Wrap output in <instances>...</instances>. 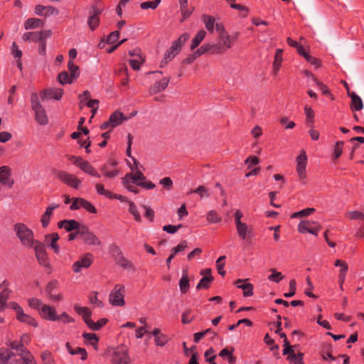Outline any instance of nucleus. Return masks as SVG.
I'll return each mask as SVG.
<instances>
[{"label": "nucleus", "mask_w": 364, "mask_h": 364, "mask_svg": "<svg viewBox=\"0 0 364 364\" xmlns=\"http://www.w3.org/2000/svg\"><path fill=\"white\" fill-rule=\"evenodd\" d=\"M93 262V256L91 253H87L82 258L76 261L73 264V270L75 273L80 272L82 268H88Z\"/></svg>", "instance_id": "2eb2a0df"}, {"label": "nucleus", "mask_w": 364, "mask_h": 364, "mask_svg": "<svg viewBox=\"0 0 364 364\" xmlns=\"http://www.w3.org/2000/svg\"><path fill=\"white\" fill-rule=\"evenodd\" d=\"M231 8L239 11L240 12V16L242 18H246L249 14L250 10L245 6L237 4L231 5Z\"/></svg>", "instance_id": "e2e57ef3"}, {"label": "nucleus", "mask_w": 364, "mask_h": 364, "mask_svg": "<svg viewBox=\"0 0 364 364\" xmlns=\"http://www.w3.org/2000/svg\"><path fill=\"white\" fill-rule=\"evenodd\" d=\"M332 346L331 343L326 342L322 343L320 354L323 360H327V358H329L331 360H335L336 358L332 355Z\"/></svg>", "instance_id": "7c9ffc66"}, {"label": "nucleus", "mask_w": 364, "mask_h": 364, "mask_svg": "<svg viewBox=\"0 0 364 364\" xmlns=\"http://www.w3.org/2000/svg\"><path fill=\"white\" fill-rule=\"evenodd\" d=\"M63 94V90L61 88H50L43 90L40 93V96L43 100L45 99H54L59 100Z\"/></svg>", "instance_id": "aec40b11"}, {"label": "nucleus", "mask_w": 364, "mask_h": 364, "mask_svg": "<svg viewBox=\"0 0 364 364\" xmlns=\"http://www.w3.org/2000/svg\"><path fill=\"white\" fill-rule=\"evenodd\" d=\"M12 171L9 166L0 167V183L9 188H11L14 180L11 178Z\"/></svg>", "instance_id": "4468645a"}, {"label": "nucleus", "mask_w": 364, "mask_h": 364, "mask_svg": "<svg viewBox=\"0 0 364 364\" xmlns=\"http://www.w3.org/2000/svg\"><path fill=\"white\" fill-rule=\"evenodd\" d=\"M44 21L37 18H28L24 23V28L26 30L34 29L38 28H43L44 26Z\"/></svg>", "instance_id": "cd10ccee"}, {"label": "nucleus", "mask_w": 364, "mask_h": 364, "mask_svg": "<svg viewBox=\"0 0 364 364\" xmlns=\"http://www.w3.org/2000/svg\"><path fill=\"white\" fill-rule=\"evenodd\" d=\"M16 318L18 321L27 323L33 327H37L38 325L37 321L33 317L25 314L24 311L20 316H16Z\"/></svg>", "instance_id": "c9c22d12"}, {"label": "nucleus", "mask_w": 364, "mask_h": 364, "mask_svg": "<svg viewBox=\"0 0 364 364\" xmlns=\"http://www.w3.org/2000/svg\"><path fill=\"white\" fill-rule=\"evenodd\" d=\"M58 287L59 282L57 279H52L47 284L45 291L50 300L54 301H60L63 300V294H55V292Z\"/></svg>", "instance_id": "f8f14e48"}, {"label": "nucleus", "mask_w": 364, "mask_h": 364, "mask_svg": "<svg viewBox=\"0 0 364 364\" xmlns=\"http://www.w3.org/2000/svg\"><path fill=\"white\" fill-rule=\"evenodd\" d=\"M125 287L123 284H118L114 286L109 296V303L114 306H123L124 301Z\"/></svg>", "instance_id": "20e7f679"}, {"label": "nucleus", "mask_w": 364, "mask_h": 364, "mask_svg": "<svg viewBox=\"0 0 364 364\" xmlns=\"http://www.w3.org/2000/svg\"><path fill=\"white\" fill-rule=\"evenodd\" d=\"M189 38L190 35L188 33H183L177 40L173 42L171 46L167 51L176 55L180 53L183 45L189 39Z\"/></svg>", "instance_id": "a211bd4d"}, {"label": "nucleus", "mask_w": 364, "mask_h": 364, "mask_svg": "<svg viewBox=\"0 0 364 364\" xmlns=\"http://www.w3.org/2000/svg\"><path fill=\"white\" fill-rule=\"evenodd\" d=\"M335 266L341 267L338 274V278L341 284H343L344 282L346 275L348 269V264L346 263V262L343 260L336 259L335 262Z\"/></svg>", "instance_id": "473e14b6"}, {"label": "nucleus", "mask_w": 364, "mask_h": 364, "mask_svg": "<svg viewBox=\"0 0 364 364\" xmlns=\"http://www.w3.org/2000/svg\"><path fill=\"white\" fill-rule=\"evenodd\" d=\"M214 277L213 276H205L199 282L196 286V289H208L210 288L211 283L213 282Z\"/></svg>", "instance_id": "79ce46f5"}, {"label": "nucleus", "mask_w": 364, "mask_h": 364, "mask_svg": "<svg viewBox=\"0 0 364 364\" xmlns=\"http://www.w3.org/2000/svg\"><path fill=\"white\" fill-rule=\"evenodd\" d=\"M68 68L70 73L71 77L75 80L80 75V69L77 65H75L72 60H70L68 63Z\"/></svg>", "instance_id": "8fccbe9b"}, {"label": "nucleus", "mask_w": 364, "mask_h": 364, "mask_svg": "<svg viewBox=\"0 0 364 364\" xmlns=\"http://www.w3.org/2000/svg\"><path fill=\"white\" fill-rule=\"evenodd\" d=\"M196 193L200 195L201 198L204 197H209L210 194L208 193V188L204 186H199L196 190L191 191L188 193Z\"/></svg>", "instance_id": "0e129e2a"}, {"label": "nucleus", "mask_w": 364, "mask_h": 364, "mask_svg": "<svg viewBox=\"0 0 364 364\" xmlns=\"http://www.w3.org/2000/svg\"><path fill=\"white\" fill-rule=\"evenodd\" d=\"M270 272L272 274L268 277V279L272 282H274L276 283H279L284 278L282 273L277 272L275 269H271Z\"/></svg>", "instance_id": "13d9d810"}, {"label": "nucleus", "mask_w": 364, "mask_h": 364, "mask_svg": "<svg viewBox=\"0 0 364 364\" xmlns=\"http://www.w3.org/2000/svg\"><path fill=\"white\" fill-rule=\"evenodd\" d=\"M136 55H137V58H136V59H131L129 61V63L130 66L132 67V68L134 70H139V68L141 67V65L144 62V59L141 58V55L137 54Z\"/></svg>", "instance_id": "4d7b16f0"}, {"label": "nucleus", "mask_w": 364, "mask_h": 364, "mask_svg": "<svg viewBox=\"0 0 364 364\" xmlns=\"http://www.w3.org/2000/svg\"><path fill=\"white\" fill-rule=\"evenodd\" d=\"M239 237L243 241H248L254 237L253 228L245 223H241L235 225Z\"/></svg>", "instance_id": "ddd939ff"}, {"label": "nucleus", "mask_w": 364, "mask_h": 364, "mask_svg": "<svg viewBox=\"0 0 364 364\" xmlns=\"http://www.w3.org/2000/svg\"><path fill=\"white\" fill-rule=\"evenodd\" d=\"M18 355L22 358L23 364H37L33 355L27 348H21Z\"/></svg>", "instance_id": "72a5a7b5"}, {"label": "nucleus", "mask_w": 364, "mask_h": 364, "mask_svg": "<svg viewBox=\"0 0 364 364\" xmlns=\"http://www.w3.org/2000/svg\"><path fill=\"white\" fill-rule=\"evenodd\" d=\"M210 52L211 54H213V45L212 43H205L199 48H198L195 52H193L194 55L196 58L205 54Z\"/></svg>", "instance_id": "a19ab883"}, {"label": "nucleus", "mask_w": 364, "mask_h": 364, "mask_svg": "<svg viewBox=\"0 0 364 364\" xmlns=\"http://www.w3.org/2000/svg\"><path fill=\"white\" fill-rule=\"evenodd\" d=\"M49 238L50 239V247L53 250L55 253H59L60 249L59 246L57 244V242L59 240L58 234L56 232H53L51 234L46 235L45 237L46 240L47 241Z\"/></svg>", "instance_id": "e433bc0d"}, {"label": "nucleus", "mask_w": 364, "mask_h": 364, "mask_svg": "<svg viewBox=\"0 0 364 364\" xmlns=\"http://www.w3.org/2000/svg\"><path fill=\"white\" fill-rule=\"evenodd\" d=\"M190 284H189V279L188 275V270L183 269L182 277L179 281V288L180 291L182 294H186L189 290Z\"/></svg>", "instance_id": "2f4dec72"}, {"label": "nucleus", "mask_w": 364, "mask_h": 364, "mask_svg": "<svg viewBox=\"0 0 364 364\" xmlns=\"http://www.w3.org/2000/svg\"><path fill=\"white\" fill-rule=\"evenodd\" d=\"M52 36L51 30H42L41 31L26 32L22 36L25 42L39 43L43 38H48Z\"/></svg>", "instance_id": "6e6552de"}, {"label": "nucleus", "mask_w": 364, "mask_h": 364, "mask_svg": "<svg viewBox=\"0 0 364 364\" xmlns=\"http://www.w3.org/2000/svg\"><path fill=\"white\" fill-rule=\"evenodd\" d=\"M102 174L106 178H112L117 176L119 174V171L118 169H114L113 171H109L108 170V166L107 165H103L102 168H100Z\"/></svg>", "instance_id": "09e8293b"}, {"label": "nucleus", "mask_w": 364, "mask_h": 364, "mask_svg": "<svg viewBox=\"0 0 364 364\" xmlns=\"http://www.w3.org/2000/svg\"><path fill=\"white\" fill-rule=\"evenodd\" d=\"M108 322V319L105 318H102L99 319L97 322H94L92 319L87 325L90 329L92 331H99L104 326H105Z\"/></svg>", "instance_id": "58836bf2"}, {"label": "nucleus", "mask_w": 364, "mask_h": 364, "mask_svg": "<svg viewBox=\"0 0 364 364\" xmlns=\"http://www.w3.org/2000/svg\"><path fill=\"white\" fill-rule=\"evenodd\" d=\"M95 188L98 194L104 196L107 198H112V193L108 190H105L103 184L97 183Z\"/></svg>", "instance_id": "5fc2aeb1"}, {"label": "nucleus", "mask_w": 364, "mask_h": 364, "mask_svg": "<svg viewBox=\"0 0 364 364\" xmlns=\"http://www.w3.org/2000/svg\"><path fill=\"white\" fill-rule=\"evenodd\" d=\"M58 204L53 203L46 208L45 213L43 214L41 218V223L43 228H45L48 226L53 210L58 208Z\"/></svg>", "instance_id": "393cba45"}, {"label": "nucleus", "mask_w": 364, "mask_h": 364, "mask_svg": "<svg viewBox=\"0 0 364 364\" xmlns=\"http://www.w3.org/2000/svg\"><path fill=\"white\" fill-rule=\"evenodd\" d=\"M34 11L36 15L45 17L52 15H58L59 14L58 9L55 7L53 6H46L41 4H38L35 6Z\"/></svg>", "instance_id": "412c9836"}, {"label": "nucleus", "mask_w": 364, "mask_h": 364, "mask_svg": "<svg viewBox=\"0 0 364 364\" xmlns=\"http://www.w3.org/2000/svg\"><path fill=\"white\" fill-rule=\"evenodd\" d=\"M203 20L208 31L213 33L216 23L215 18L210 15H203Z\"/></svg>", "instance_id": "37998d69"}, {"label": "nucleus", "mask_w": 364, "mask_h": 364, "mask_svg": "<svg viewBox=\"0 0 364 364\" xmlns=\"http://www.w3.org/2000/svg\"><path fill=\"white\" fill-rule=\"evenodd\" d=\"M238 36V33H235L232 37H231L228 32L222 35H218L220 43L213 44V54H223L226 52L232 47V41L237 40Z\"/></svg>", "instance_id": "7ed1b4c3"}, {"label": "nucleus", "mask_w": 364, "mask_h": 364, "mask_svg": "<svg viewBox=\"0 0 364 364\" xmlns=\"http://www.w3.org/2000/svg\"><path fill=\"white\" fill-rule=\"evenodd\" d=\"M191 309H187L182 314L181 321L183 324L190 323L193 321V317L191 316Z\"/></svg>", "instance_id": "774afa93"}, {"label": "nucleus", "mask_w": 364, "mask_h": 364, "mask_svg": "<svg viewBox=\"0 0 364 364\" xmlns=\"http://www.w3.org/2000/svg\"><path fill=\"white\" fill-rule=\"evenodd\" d=\"M129 211L134 216V220L136 222H140L141 220V215L135 204L132 201H129Z\"/></svg>", "instance_id": "864d4df0"}, {"label": "nucleus", "mask_w": 364, "mask_h": 364, "mask_svg": "<svg viewBox=\"0 0 364 364\" xmlns=\"http://www.w3.org/2000/svg\"><path fill=\"white\" fill-rule=\"evenodd\" d=\"M11 291L9 289L2 290L0 294V311L3 310L5 307L6 301L9 299Z\"/></svg>", "instance_id": "680f3d73"}, {"label": "nucleus", "mask_w": 364, "mask_h": 364, "mask_svg": "<svg viewBox=\"0 0 364 364\" xmlns=\"http://www.w3.org/2000/svg\"><path fill=\"white\" fill-rule=\"evenodd\" d=\"M296 291V282L294 279H291L289 282V292L284 293V296L289 298L295 295Z\"/></svg>", "instance_id": "338daca9"}, {"label": "nucleus", "mask_w": 364, "mask_h": 364, "mask_svg": "<svg viewBox=\"0 0 364 364\" xmlns=\"http://www.w3.org/2000/svg\"><path fill=\"white\" fill-rule=\"evenodd\" d=\"M127 119V118L124 115L123 113L115 111L110 115L109 118V123H111V127L114 128L120 125L124 120Z\"/></svg>", "instance_id": "a878e982"}, {"label": "nucleus", "mask_w": 364, "mask_h": 364, "mask_svg": "<svg viewBox=\"0 0 364 364\" xmlns=\"http://www.w3.org/2000/svg\"><path fill=\"white\" fill-rule=\"evenodd\" d=\"M65 347L71 355H80L81 356V360H85L87 358V353L85 348L77 347L75 349H73L70 346V343L67 342L65 344Z\"/></svg>", "instance_id": "f704fd0d"}, {"label": "nucleus", "mask_w": 364, "mask_h": 364, "mask_svg": "<svg viewBox=\"0 0 364 364\" xmlns=\"http://www.w3.org/2000/svg\"><path fill=\"white\" fill-rule=\"evenodd\" d=\"M100 17L95 15H90L87 24L91 31L95 30L100 24Z\"/></svg>", "instance_id": "3c124183"}, {"label": "nucleus", "mask_w": 364, "mask_h": 364, "mask_svg": "<svg viewBox=\"0 0 364 364\" xmlns=\"http://www.w3.org/2000/svg\"><path fill=\"white\" fill-rule=\"evenodd\" d=\"M28 304L31 308L38 310V313L40 312L41 306L44 305L41 299L36 297L28 299Z\"/></svg>", "instance_id": "603ef678"}, {"label": "nucleus", "mask_w": 364, "mask_h": 364, "mask_svg": "<svg viewBox=\"0 0 364 364\" xmlns=\"http://www.w3.org/2000/svg\"><path fill=\"white\" fill-rule=\"evenodd\" d=\"M321 229V225L318 222L314 220H301L298 225V231L300 233L309 232L316 236L318 235Z\"/></svg>", "instance_id": "0eeeda50"}, {"label": "nucleus", "mask_w": 364, "mask_h": 364, "mask_svg": "<svg viewBox=\"0 0 364 364\" xmlns=\"http://www.w3.org/2000/svg\"><path fill=\"white\" fill-rule=\"evenodd\" d=\"M346 217L350 220H364V213L358 210L348 212L346 213Z\"/></svg>", "instance_id": "6e6d98bb"}, {"label": "nucleus", "mask_w": 364, "mask_h": 364, "mask_svg": "<svg viewBox=\"0 0 364 364\" xmlns=\"http://www.w3.org/2000/svg\"><path fill=\"white\" fill-rule=\"evenodd\" d=\"M314 82L323 95H327L331 100H334V96L331 93L328 87L325 84L319 81L318 79H314Z\"/></svg>", "instance_id": "49530a36"}, {"label": "nucleus", "mask_w": 364, "mask_h": 364, "mask_svg": "<svg viewBox=\"0 0 364 364\" xmlns=\"http://www.w3.org/2000/svg\"><path fill=\"white\" fill-rule=\"evenodd\" d=\"M39 314L43 319L50 321H56L58 318L55 309L47 304L41 306Z\"/></svg>", "instance_id": "6ab92c4d"}, {"label": "nucleus", "mask_w": 364, "mask_h": 364, "mask_svg": "<svg viewBox=\"0 0 364 364\" xmlns=\"http://www.w3.org/2000/svg\"><path fill=\"white\" fill-rule=\"evenodd\" d=\"M112 251L114 255H117L118 256H119V258L117 261V263L119 266H121L124 269H134L133 264L128 259H127L126 257H124L122 255V250L117 245H112Z\"/></svg>", "instance_id": "f3484780"}, {"label": "nucleus", "mask_w": 364, "mask_h": 364, "mask_svg": "<svg viewBox=\"0 0 364 364\" xmlns=\"http://www.w3.org/2000/svg\"><path fill=\"white\" fill-rule=\"evenodd\" d=\"M205 36L206 32L203 29L200 30L191 41V50H193L196 48L205 38Z\"/></svg>", "instance_id": "4c0bfd02"}, {"label": "nucleus", "mask_w": 364, "mask_h": 364, "mask_svg": "<svg viewBox=\"0 0 364 364\" xmlns=\"http://www.w3.org/2000/svg\"><path fill=\"white\" fill-rule=\"evenodd\" d=\"M80 208H83L87 212L90 213H96L97 209L88 200L82 198H73V203L70 206V210H75Z\"/></svg>", "instance_id": "9b49d317"}, {"label": "nucleus", "mask_w": 364, "mask_h": 364, "mask_svg": "<svg viewBox=\"0 0 364 364\" xmlns=\"http://www.w3.org/2000/svg\"><path fill=\"white\" fill-rule=\"evenodd\" d=\"M80 238L88 245H100L101 242L100 239L95 235V233L90 230L89 228L85 225L81 226V231L80 232Z\"/></svg>", "instance_id": "9d476101"}, {"label": "nucleus", "mask_w": 364, "mask_h": 364, "mask_svg": "<svg viewBox=\"0 0 364 364\" xmlns=\"http://www.w3.org/2000/svg\"><path fill=\"white\" fill-rule=\"evenodd\" d=\"M31 109L34 112V117L37 123L40 125H46L48 123V117L37 93L31 94Z\"/></svg>", "instance_id": "f257e3e1"}, {"label": "nucleus", "mask_w": 364, "mask_h": 364, "mask_svg": "<svg viewBox=\"0 0 364 364\" xmlns=\"http://www.w3.org/2000/svg\"><path fill=\"white\" fill-rule=\"evenodd\" d=\"M348 95L351 99V102L350 104V109L353 112L361 110L363 108V103L361 98L354 92H348Z\"/></svg>", "instance_id": "5701e85b"}, {"label": "nucleus", "mask_w": 364, "mask_h": 364, "mask_svg": "<svg viewBox=\"0 0 364 364\" xmlns=\"http://www.w3.org/2000/svg\"><path fill=\"white\" fill-rule=\"evenodd\" d=\"M85 344L91 345L95 350H98L99 337L94 333H83L82 335Z\"/></svg>", "instance_id": "bb28decb"}, {"label": "nucleus", "mask_w": 364, "mask_h": 364, "mask_svg": "<svg viewBox=\"0 0 364 364\" xmlns=\"http://www.w3.org/2000/svg\"><path fill=\"white\" fill-rule=\"evenodd\" d=\"M35 245L32 247L35 250L36 257L38 263L49 269V272H51V265L49 262V258L46 250L45 245L40 242L36 241Z\"/></svg>", "instance_id": "39448f33"}, {"label": "nucleus", "mask_w": 364, "mask_h": 364, "mask_svg": "<svg viewBox=\"0 0 364 364\" xmlns=\"http://www.w3.org/2000/svg\"><path fill=\"white\" fill-rule=\"evenodd\" d=\"M82 225L83 223H80L75 220H63L58 223V227L64 229L67 232L76 230L80 228Z\"/></svg>", "instance_id": "4be33fe9"}, {"label": "nucleus", "mask_w": 364, "mask_h": 364, "mask_svg": "<svg viewBox=\"0 0 364 364\" xmlns=\"http://www.w3.org/2000/svg\"><path fill=\"white\" fill-rule=\"evenodd\" d=\"M207 220L212 223H218L221 221V217L215 210H210L207 214Z\"/></svg>", "instance_id": "052dcab7"}, {"label": "nucleus", "mask_w": 364, "mask_h": 364, "mask_svg": "<svg viewBox=\"0 0 364 364\" xmlns=\"http://www.w3.org/2000/svg\"><path fill=\"white\" fill-rule=\"evenodd\" d=\"M41 358L43 364H55V360L50 350H43L41 354Z\"/></svg>", "instance_id": "c03bdc74"}, {"label": "nucleus", "mask_w": 364, "mask_h": 364, "mask_svg": "<svg viewBox=\"0 0 364 364\" xmlns=\"http://www.w3.org/2000/svg\"><path fill=\"white\" fill-rule=\"evenodd\" d=\"M14 231L21 243L27 247H32L36 244L33 232L24 223H16L14 225Z\"/></svg>", "instance_id": "f03ea898"}, {"label": "nucleus", "mask_w": 364, "mask_h": 364, "mask_svg": "<svg viewBox=\"0 0 364 364\" xmlns=\"http://www.w3.org/2000/svg\"><path fill=\"white\" fill-rule=\"evenodd\" d=\"M225 259V256H220L216 261V267L219 274L224 277L225 275V271L223 269L225 267L224 260Z\"/></svg>", "instance_id": "bf43d9fd"}, {"label": "nucleus", "mask_w": 364, "mask_h": 364, "mask_svg": "<svg viewBox=\"0 0 364 364\" xmlns=\"http://www.w3.org/2000/svg\"><path fill=\"white\" fill-rule=\"evenodd\" d=\"M75 311L82 316L83 321L87 325L91 320L92 313L87 307H82L78 305L74 306Z\"/></svg>", "instance_id": "c756f323"}, {"label": "nucleus", "mask_w": 364, "mask_h": 364, "mask_svg": "<svg viewBox=\"0 0 364 364\" xmlns=\"http://www.w3.org/2000/svg\"><path fill=\"white\" fill-rule=\"evenodd\" d=\"M296 172L300 181L305 183L306 179L307 156L305 151L302 150L300 154L296 158Z\"/></svg>", "instance_id": "1a4fd4ad"}, {"label": "nucleus", "mask_w": 364, "mask_h": 364, "mask_svg": "<svg viewBox=\"0 0 364 364\" xmlns=\"http://www.w3.org/2000/svg\"><path fill=\"white\" fill-rule=\"evenodd\" d=\"M111 362L112 364H129L130 359L127 350L117 348L113 353Z\"/></svg>", "instance_id": "dca6fc26"}, {"label": "nucleus", "mask_w": 364, "mask_h": 364, "mask_svg": "<svg viewBox=\"0 0 364 364\" xmlns=\"http://www.w3.org/2000/svg\"><path fill=\"white\" fill-rule=\"evenodd\" d=\"M55 176L58 180L73 188L78 189L81 184V181L77 176L66 171H58Z\"/></svg>", "instance_id": "423d86ee"}, {"label": "nucleus", "mask_w": 364, "mask_h": 364, "mask_svg": "<svg viewBox=\"0 0 364 364\" xmlns=\"http://www.w3.org/2000/svg\"><path fill=\"white\" fill-rule=\"evenodd\" d=\"M161 0H154L152 1H145L141 4L140 6L142 9H155L159 4H160Z\"/></svg>", "instance_id": "69168bd1"}, {"label": "nucleus", "mask_w": 364, "mask_h": 364, "mask_svg": "<svg viewBox=\"0 0 364 364\" xmlns=\"http://www.w3.org/2000/svg\"><path fill=\"white\" fill-rule=\"evenodd\" d=\"M169 81V77H164L161 80L156 82L154 85L150 87L149 93L151 95H155L164 90L167 87Z\"/></svg>", "instance_id": "b1692460"}, {"label": "nucleus", "mask_w": 364, "mask_h": 364, "mask_svg": "<svg viewBox=\"0 0 364 364\" xmlns=\"http://www.w3.org/2000/svg\"><path fill=\"white\" fill-rule=\"evenodd\" d=\"M80 166V169L85 173L95 177L100 178L97 170L87 161Z\"/></svg>", "instance_id": "ea45409f"}, {"label": "nucleus", "mask_w": 364, "mask_h": 364, "mask_svg": "<svg viewBox=\"0 0 364 364\" xmlns=\"http://www.w3.org/2000/svg\"><path fill=\"white\" fill-rule=\"evenodd\" d=\"M58 82L64 85L65 84H71L74 79L71 77V75H69L67 71H63L59 73L58 76Z\"/></svg>", "instance_id": "a18cd8bd"}, {"label": "nucleus", "mask_w": 364, "mask_h": 364, "mask_svg": "<svg viewBox=\"0 0 364 364\" xmlns=\"http://www.w3.org/2000/svg\"><path fill=\"white\" fill-rule=\"evenodd\" d=\"M243 280L238 279L235 282V284L237 285V288L242 289L243 290V296L245 297L251 296L253 295V284L250 283L247 284H241L242 283Z\"/></svg>", "instance_id": "c85d7f7f"}, {"label": "nucleus", "mask_w": 364, "mask_h": 364, "mask_svg": "<svg viewBox=\"0 0 364 364\" xmlns=\"http://www.w3.org/2000/svg\"><path fill=\"white\" fill-rule=\"evenodd\" d=\"M15 354L6 349H0V364H6Z\"/></svg>", "instance_id": "de8ad7c7"}]
</instances>
